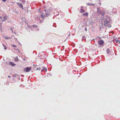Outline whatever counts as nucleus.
Returning a JSON list of instances; mask_svg holds the SVG:
<instances>
[{
	"label": "nucleus",
	"mask_w": 120,
	"mask_h": 120,
	"mask_svg": "<svg viewBox=\"0 0 120 120\" xmlns=\"http://www.w3.org/2000/svg\"><path fill=\"white\" fill-rule=\"evenodd\" d=\"M31 67L27 68L24 69L23 71L25 72H28L31 70Z\"/></svg>",
	"instance_id": "2"
},
{
	"label": "nucleus",
	"mask_w": 120,
	"mask_h": 120,
	"mask_svg": "<svg viewBox=\"0 0 120 120\" xmlns=\"http://www.w3.org/2000/svg\"><path fill=\"white\" fill-rule=\"evenodd\" d=\"M14 60L15 62H16L17 61H19L17 57L15 58Z\"/></svg>",
	"instance_id": "9"
},
{
	"label": "nucleus",
	"mask_w": 120,
	"mask_h": 120,
	"mask_svg": "<svg viewBox=\"0 0 120 120\" xmlns=\"http://www.w3.org/2000/svg\"><path fill=\"white\" fill-rule=\"evenodd\" d=\"M12 46L14 47H16V46L15 45H12Z\"/></svg>",
	"instance_id": "13"
},
{
	"label": "nucleus",
	"mask_w": 120,
	"mask_h": 120,
	"mask_svg": "<svg viewBox=\"0 0 120 120\" xmlns=\"http://www.w3.org/2000/svg\"><path fill=\"white\" fill-rule=\"evenodd\" d=\"M8 17L7 16L4 17V19L2 20V21H4L6 20H7V18H8Z\"/></svg>",
	"instance_id": "6"
},
{
	"label": "nucleus",
	"mask_w": 120,
	"mask_h": 120,
	"mask_svg": "<svg viewBox=\"0 0 120 120\" xmlns=\"http://www.w3.org/2000/svg\"><path fill=\"white\" fill-rule=\"evenodd\" d=\"M17 5L20 7L22 9H23V6L21 4L19 3H17Z\"/></svg>",
	"instance_id": "4"
},
{
	"label": "nucleus",
	"mask_w": 120,
	"mask_h": 120,
	"mask_svg": "<svg viewBox=\"0 0 120 120\" xmlns=\"http://www.w3.org/2000/svg\"><path fill=\"white\" fill-rule=\"evenodd\" d=\"M43 15H41V17L42 18H43Z\"/></svg>",
	"instance_id": "20"
},
{
	"label": "nucleus",
	"mask_w": 120,
	"mask_h": 120,
	"mask_svg": "<svg viewBox=\"0 0 120 120\" xmlns=\"http://www.w3.org/2000/svg\"><path fill=\"white\" fill-rule=\"evenodd\" d=\"M83 15L88 16V13L87 12L85 13H83Z\"/></svg>",
	"instance_id": "7"
},
{
	"label": "nucleus",
	"mask_w": 120,
	"mask_h": 120,
	"mask_svg": "<svg viewBox=\"0 0 120 120\" xmlns=\"http://www.w3.org/2000/svg\"><path fill=\"white\" fill-rule=\"evenodd\" d=\"M68 38V37H67V39Z\"/></svg>",
	"instance_id": "26"
},
{
	"label": "nucleus",
	"mask_w": 120,
	"mask_h": 120,
	"mask_svg": "<svg viewBox=\"0 0 120 120\" xmlns=\"http://www.w3.org/2000/svg\"><path fill=\"white\" fill-rule=\"evenodd\" d=\"M2 17H1V16H0V19H2Z\"/></svg>",
	"instance_id": "21"
},
{
	"label": "nucleus",
	"mask_w": 120,
	"mask_h": 120,
	"mask_svg": "<svg viewBox=\"0 0 120 120\" xmlns=\"http://www.w3.org/2000/svg\"><path fill=\"white\" fill-rule=\"evenodd\" d=\"M85 31H86L87 30L86 28H85Z\"/></svg>",
	"instance_id": "17"
},
{
	"label": "nucleus",
	"mask_w": 120,
	"mask_h": 120,
	"mask_svg": "<svg viewBox=\"0 0 120 120\" xmlns=\"http://www.w3.org/2000/svg\"><path fill=\"white\" fill-rule=\"evenodd\" d=\"M1 23H0V25H1Z\"/></svg>",
	"instance_id": "25"
},
{
	"label": "nucleus",
	"mask_w": 120,
	"mask_h": 120,
	"mask_svg": "<svg viewBox=\"0 0 120 120\" xmlns=\"http://www.w3.org/2000/svg\"><path fill=\"white\" fill-rule=\"evenodd\" d=\"M8 76L9 77V78H10L11 77L10 76H9V75H8Z\"/></svg>",
	"instance_id": "23"
},
{
	"label": "nucleus",
	"mask_w": 120,
	"mask_h": 120,
	"mask_svg": "<svg viewBox=\"0 0 120 120\" xmlns=\"http://www.w3.org/2000/svg\"><path fill=\"white\" fill-rule=\"evenodd\" d=\"M5 38L6 39H10V38L8 37H5Z\"/></svg>",
	"instance_id": "12"
},
{
	"label": "nucleus",
	"mask_w": 120,
	"mask_h": 120,
	"mask_svg": "<svg viewBox=\"0 0 120 120\" xmlns=\"http://www.w3.org/2000/svg\"><path fill=\"white\" fill-rule=\"evenodd\" d=\"M2 0L4 2H5L6 1V0Z\"/></svg>",
	"instance_id": "16"
},
{
	"label": "nucleus",
	"mask_w": 120,
	"mask_h": 120,
	"mask_svg": "<svg viewBox=\"0 0 120 120\" xmlns=\"http://www.w3.org/2000/svg\"><path fill=\"white\" fill-rule=\"evenodd\" d=\"M98 43L100 45H102L104 44V41L102 40H99L98 41Z\"/></svg>",
	"instance_id": "3"
},
{
	"label": "nucleus",
	"mask_w": 120,
	"mask_h": 120,
	"mask_svg": "<svg viewBox=\"0 0 120 120\" xmlns=\"http://www.w3.org/2000/svg\"><path fill=\"white\" fill-rule=\"evenodd\" d=\"M107 52L108 54H109L110 53V50L109 49H107Z\"/></svg>",
	"instance_id": "10"
},
{
	"label": "nucleus",
	"mask_w": 120,
	"mask_h": 120,
	"mask_svg": "<svg viewBox=\"0 0 120 120\" xmlns=\"http://www.w3.org/2000/svg\"><path fill=\"white\" fill-rule=\"evenodd\" d=\"M68 38V37H67V39Z\"/></svg>",
	"instance_id": "28"
},
{
	"label": "nucleus",
	"mask_w": 120,
	"mask_h": 120,
	"mask_svg": "<svg viewBox=\"0 0 120 120\" xmlns=\"http://www.w3.org/2000/svg\"><path fill=\"white\" fill-rule=\"evenodd\" d=\"M85 11L82 8H81L80 9V12L81 13H82L84 12Z\"/></svg>",
	"instance_id": "8"
},
{
	"label": "nucleus",
	"mask_w": 120,
	"mask_h": 120,
	"mask_svg": "<svg viewBox=\"0 0 120 120\" xmlns=\"http://www.w3.org/2000/svg\"><path fill=\"white\" fill-rule=\"evenodd\" d=\"M41 69V70L44 69V68H43V69Z\"/></svg>",
	"instance_id": "24"
},
{
	"label": "nucleus",
	"mask_w": 120,
	"mask_h": 120,
	"mask_svg": "<svg viewBox=\"0 0 120 120\" xmlns=\"http://www.w3.org/2000/svg\"><path fill=\"white\" fill-rule=\"evenodd\" d=\"M91 4V5H92L93 6H94V4Z\"/></svg>",
	"instance_id": "19"
},
{
	"label": "nucleus",
	"mask_w": 120,
	"mask_h": 120,
	"mask_svg": "<svg viewBox=\"0 0 120 120\" xmlns=\"http://www.w3.org/2000/svg\"><path fill=\"white\" fill-rule=\"evenodd\" d=\"M68 38V37H67V39Z\"/></svg>",
	"instance_id": "27"
},
{
	"label": "nucleus",
	"mask_w": 120,
	"mask_h": 120,
	"mask_svg": "<svg viewBox=\"0 0 120 120\" xmlns=\"http://www.w3.org/2000/svg\"><path fill=\"white\" fill-rule=\"evenodd\" d=\"M2 45H3V46L4 47V49H7L6 47L4 44H3Z\"/></svg>",
	"instance_id": "11"
},
{
	"label": "nucleus",
	"mask_w": 120,
	"mask_h": 120,
	"mask_svg": "<svg viewBox=\"0 0 120 120\" xmlns=\"http://www.w3.org/2000/svg\"><path fill=\"white\" fill-rule=\"evenodd\" d=\"M36 70H40V68H37L36 69Z\"/></svg>",
	"instance_id": "15"
},
{
	"label": "nucleus",
	"mask_w": 120,
	"mask_h": 120,
	"mask_svg": "<svg viewBox=\"0 0 120 120\" xmlns=\"http://www.w3.org/2000/svg\"><path fill=\"white\" fill-rule=\"evenodd\" d=\"M10 64L12 66H14L16 65V64H14L13 62H11L10 63Z\"/></svg>",
	"instance_id": "5"
},
{
	"label": "nucleus",
	"mask_w": 120,
	"mask_h": 120,
	"mask_svg": "<svg viewBox=\"0 0 120 120\" xmlns=\"http://www.w3.org/2000/svg\"><path fill=\"white\" fill-rule=\"evenodd\" d=\"M87 4L88 6H90V5H91L89 3H87Z\"/></svg>",
	"instance_id": "14"
},
{
	"label": "nucleus",
	"mask_w": 120,
	"mask_h": 120,
	"mask_svg": "<svg viewBox=\"0 0 120 120\" xmlns=\"http://www.w3.org/2000/svg\"><path fill=\"white\" fill-rule=\"evenodd\" d=\"M70 36V34H69V35H68V37Z\"/></svg>",
	"instance_id": "22"
},
{
	"label": "nucleus",
	"mask_w": 120,
	"mask_h": 120,
	"mask_svg": "<svg viewBox=\"0 0 120 120\" xmlns=\"http://www.w3.org/2000/svg\"><path fill=\"white\" fill-rule=\"evenodd\" d=\"M10 29L11 30L12 32L13 33V30H12V28H10Z\"/></svg>",
	"instance_id": "18"
},
{
	"label": "nucleus",
	"mask_w": 120,
	"mask_h": 120,
	"mask_svg": "<svg viewBox=\"0 0 120 120\" xmlns=\"http://www.w3.org/2000/svg\"><path fill=\"white\" fill-rule=\"evenodd\" d=\"M110 21H107L106 20L104 24L106 26H108L109 27H110L111 26V25L110 24Z\"/></svg>",
	"instance_id": "1"
}]
</instances>
